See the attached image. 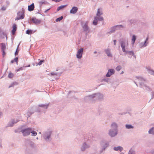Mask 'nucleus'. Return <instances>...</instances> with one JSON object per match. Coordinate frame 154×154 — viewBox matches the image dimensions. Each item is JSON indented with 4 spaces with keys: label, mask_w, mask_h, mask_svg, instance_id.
<instances>
[{
    "label": "nucleus",
    "mask_w": 154,
    "mask_h": 154,
    "mask_svg": "<svg viewBox=\"0 0 154 154\" xmlns=\"http://www.w3.org/2000/svg\"><path fill=\"white\" fill-rule=\"evenodd\" d=\"M136 78L139 81L140 87L142 88L144 90L150 91H152L151 88L146 84L147 82L146 80L141 77L136 76Z\"/></svg>",
    "instance_id": "nucleus-1"
},
{
    "label": "nucleus",
    "mask_w": 154,
    "mask_h": 154,
    "mask_svg": "<svg viewBox=\"0 0 154 154\" xmlns=\"http://www.w3.org/2000/svg\"><path fill=\"white\" fill-rule=\"evenodd\" d=\"M52 131H44L42 136L44 140L46 142H50L52 140Z\"/></svg>",
    "instance_id": "nucleus-2"
},
{
    "label": "nucleus",
    "mask_w": 154,
    "mask_h": 154,
    "mask_svg": "<svg viewBox=\"0 0 154 154\" xmlns=\"http://www.w3.org/2000/svg\"><path fill=\"white\" fill-rule=\"evenodd\" d=\"M120 43L122 49V51L123 52L125 51V47L128 45V39L124 38L120 40Z\"/></svg>",
    "instance_id": "nucleus-3"
},
{
    "label": "nucleus",
    "mask_w": 154,
    "mask_h": 154,
    "mask_svg": "<svg viewBox=\"0 0 154 154\" xmlns=\"http://www.w3.org/2000/svg\"><path fill=\"white\" fill-rule=\"evenodd\" d=\"M88 22L86 21L84 23H82L81 24L83 32L85 33L86 34L88 33L90 31V29L88 26Z\"/></svg>",
    "instance_id": "nucleus-4"
},
{
    "label": "nucleus",
    "mask_w": 154,
    "mask_h": 154,
    "mask_svg": "<svg viewBox=\"0 0 154 154\" xmlns=\"http://www.w3.org/2000/svg\"><path fill=\"white\" fill-rule=\"evenodd\" d=\"M95 94H92L85 97L84 98L85 102H93L94 98H95Z\"/></svg>",
    "instance_id": "nucleus-5"
},
{
    "label": "nucleus",
    "mask_w": 154,
    "mask_h": 154,
    "mask_svg": "<svg viewBox=\"0 0 154 154\" xmlns=\"http://www.w3.org/2000/svg\"><path fill=\"white\" fill-rule=\"evenodd\" d=\"M31 128H28L22 129L21 132L24 136H26L29 135L30 134Z\"/></svg>",
    "instance_id": "nucleus-6"
},
{
    "label": "nucleus",
    "mask_w": 154,
    "mask_h": 154,
    "mask_svg": "<svg viewBox=\"0 0 154 154\" xmlns=\"http://www.w3.org/2000/svg\"><path fill=\"white\" fill-rule=\"evenodd\" d=\"M17 16L16 17L15 20H16L20 19H22L24 18L25 15L24 12L23 11H19L17 13Z\"/></svg>",
    "instance_id": "nucleus-7"
},
{
    "label": "nucleus",
    "mask_w": 154,
    "mask_h": 154,
    "mask_svg": "<svg viewBox=\"0 0 154 154\" xmlns=\"http://www.w3.org/2000/svg\"><path fill=\"white\" fill-rule=\"evenodd\" d=\"M149 37L148 36H147L143 42H141L139 44V46L140 48H142L146 47L149 43L148 40Z\"/></svg>",
    "instance_id": "nucleus-8"
},
{
    "label": "nucleus",
    "mask_w": 154,
    "mask_h": 154,
    "mask_svg": "<svg viewBox=\"0 0 154 154\" xmlns=\"http://www.w3.org/2000/svg\"><path fill=\"white\" fill-rule=\"evenodd\" d=\"M90 147V145L88 144L86 142H84L81 147V150L82 152L84 151L86 149L89 148Z\"/></svg>",
    "instance_id": "nucleus-9"
},
{
    "label": "nucleus",
    "mask_w": 154,
    "mask_h": 154,
    "mask_svg": "<svg viewBox=\"0 0 154 154\" xmlns=\"http://www.w3.org/2000/svg\"><path fill=\"white\" fill-rule=\"evenodd\" d=\"M18 122V120L17 119H12L8 122L6 127H12Z\"/></svg>",
    "instance_id": "nucleus-10"
},
{
    "label": "nucleus",
    "mask_w": 154,
    "mask_h": 154,
    "mask_svg": "<svg viewBox=\"0 0 154 154\" xmlns=\"http://www.w3.org/2000/svg\"><path fill=\"white\" fill-rule=\"evenodd\" d=\"M118 130L110 129L109 131V134L111 137H113L118 134Z\"/></svg>",
    "instance_id": "nucleus-11"
},
{
    "label": "nucleus",
    "mask_w": 154,
    "mask_h": 154,
    "mask_svg": "<svg viewBox=\"0 0 154 154\" xmlns=\"http://www.w3.org/2000/svg\"><path fill=\"white\" fill-rule=\"evenodd\" d=\"M84 49L81 48L79 49L76 54V57L78 59H81L82 58Z\"/></svg>",
    "instance_id": "nucleus-12"
},
{
    "label": "nucleus",
    "mask_w": 154,
    "mask_h": 154,
    "mask_svg": "<svg viewBox=\"0 0 154 154\" xmlns=\"http://www.w3.org/2000/svg\"><path fill=\"white\" fill-rule=\"evenodd\" d=\"M49 103H46L45 104H39L38 106L41 107L43 109L42 112H45L46 110L48 108V106H49Z\"/></svg>",
    "instance_id": "nucleus-13"
},
{
    "label": "nucleus",
    "mask_w": 154,
    "mask_h": 154,
    "mask_svg": "<svg viewBox=\"0 0 154 154\" xmlns=\"http://www.w3.org/2000/svg\"><path fill=\"white\" fill-rule=\"evenodd\" d=\"M115 72V70L113 69H109L106 75V77H110L112 75L114 74Z\"/></svg>",
    "instance_id": "nucleus-14"
},
{
    "label": "nucleus",
    "mask_w": 154,
    "mask_h": 154,
    "mask_svg": "<svg viewBox=\"0 0 154 154\" xmlns=\"http://www.w3.org/2000/svg\"><path fill=\"white\" fill-rule=\"evenodd\" d=\"M100 145L102 148H103V150H105L106 149L109 145V143L108 142L102 141L100 143Z\"/></svg>",
    "instance_id": "nucleus-15"
},
{
    "label": "nucleus",
    "mask_w": 154,
    "mask_h": 154,
    "mask_svg": "<svg viewBox=\"0 0 154 154\" xmlns=\"http://www.w3.org/2000/svg\"><path fill=\"white\" fill-rule=\"evenodd\" d=\"M146 69L149 74L151 75L154 76V70L152 69L151 67L149 66H146Z\"/></svg>",
    "instance_id": "nucleus-16"
},
{
    "label": "nucleus",
    "mask_w": 154,
    "mask_h": 154,
    "mask_svg": "<svg viewBox=\"0 0 154 154\" xmlns=\"http://www.w3.org/2000/svg\"><path fill=\"white\" fill-rule=\"evenodd\" d=\"M128 22L129 23V24L131 25H135L137 24L138 23V21L136 19H132L129 20L128 21Z\"/></svg>",
    "instance_id": "nucleus-17"
},
{
    "label": "nucleus",
    "mask_w": 154,
    "mask_h": 154,
    "mask_svg": "<svg viewBox=\"0 0 154 154\" xmlns=\"http://www.w3.org/2000/svg\"><path fill=\"white\" fill-rule=\"evenodd\" d=\"M124 52H125V55H129V56H128V57L130 58H131L132 55H134V52L132 51H128L125 50V51Z\"/></svg>",
    "instance_id": "nucleus-18"
},
{
    "label": "nucleus",
    "mask_w": 154,
    "mask_h": 154,
    "mask_svg": "<svg viewBox=\"0 0 154 154\" xmlns=\"http://www.w3.org/2000/svg\"><path fill=\"white\" fill-rule=\"evenodd\" d=\"M31 21L35 25H38L40 23L41 20L36 19L35 17H32L31 19Z\"/></svg>",
    "instance_id": "nucleus-19"
},
{
    "label": "nucleus",
    "mask_w": 154,
    "mask_h": 154,
    "mask_svg": "<svg viewBox=\"0 0 154 154\" xmlns=\"http://www.w3.org/2000/svg\"><path fill=\"white\" fill-rule=\"evenodd\" d=\"M111 129L115 130H118L117 124L115 122H113L112 123L111 125Z\"/></svg>",
    "instance_id": "nucleus-20"
},
{
    "label": "nucleus",
    "mask_w": 154,
    "mask_h": 154,
    "mask_svg": "<svg viewBox=\"0 0 154 154\" xmlns=\"http://www.w3.org/2000/svg\"><path fill=\"white\" fill-rule=\"evenodd\" d=\"M93 94H95V97H96L98 99H102L103 97V95L100 93H94Z\"/></svg>",
    "instance_id": "nucleus-21"
},
{
    "label": "nucleus",
    "mask_w": 154,
    "mask_h": 154,
    "mask_svg": "<svg viewBox=\"0 0 154 154\" xmlns=\"http://www.w3.org/2000/svg\"><path fill=\"white\" fill-rule=\"evenodd\" d=\"M17 25L16 24L14 23L13 25L12 29L11 30V33L12 35H14L15 34L16 31L17 30Z\"/></svg>",
    "instance_id": "nucleus-22"
},
{
    "label": "nucleus",
    "mask_w": 154,
    "mask_h": 154,
    "mask_svg": "<svg viewBox=\"0 0 154 154\" xmlns=\"http://www.w3.org/2000/svg\"><path fill=\"white\" fill-rule=\"evenodd\" d=\"M6 37L7 38V36L5 33L1 29L0 30V38H4Z\"/></svg>",
    "instance_id": "nucleus-23"
},
{
    "label": "nucleus",
    "mask_w": 154,
    "mask_h": 154,
    "mask_svg": "<svg viewBox=\"0 0 154 154\" xmlns=\"http://www.w3.org/2000/svg\"><path fill=\"white\" fill-rule=\"evenodd\" d=\"M78 8L76 7H73L70 10V13L71 14H74L78 11Z\"/></svg>",
    "instance_id": "nucleus-24"
},
{
    "label": "nucleus",
    "mask_w": 154,
    "mask_h": 154,
    "mask_svg": "<svg viewBox=\"0 0 154 154\" xmlns=\"http://www.w3.org/2000/svg\"><path fill=\"white\" fill-rule=\"evenodd\" d=\"M104 51L107 56L109 57H112V55L110 52V50L109 49H105Z\"/></svg>",
    "instance_id": "nucleus-25"
},
{
    "label": "nucleus",
    "mask_w": 154,
    "mask_h": 154,
    "mask_svg": "<svg viewBox=\"0 0 154 154\" xmlns=\"http://www.w3.org/2000/svg\"><path fill=\"white\" fill-rule=\"evenodd\" d=\"M34 4L32 3L31 5L28 6V10L29 11H32L34 10Z\"/></svg>",
    "instance_id": "nucleus-26"
},
{
    "label": "nucleus",
    "mask_w": 154,
    "mask_h": 154,
    "mask_svg": "<svg viewBox=\"0 0 154 154\" xmlns=\"http://www.w3.org/2000/svg\"><path fill=\"white\" fill-rule=\"evenodd\" d=\"M123 148L122 147L119 146L117 147H114L113 148V149L115 151H118L119 150L121 152L123 150Z\"/></svg>",
    "instance_id": "nucleus-27"
},
{
    "label": "nucleus",
    "mask_w": 154,
    "mask_h": 154,
    "mask_svg": "<svg viewBox=\"0 0 154 154\" xmlns=\"http://www.w3.org/2000/svg\"><path fill=\"white\" fill-rule=\"evenodd\" d=\"M116 28L115 26H114L111 27L110 28V31L108 33H111L114 32L116 29Z\"/></svg>",
    "instance_id": "nucleus-28"
},
{
    "label": "nucleus",
    "mask_w": 154,
    "mask_h": 154,
    "mask_svg": "<svg viewBox=\"0 0 154 154\" xmlns=\"http://www.w3.org/2000/svg\"><path fill=\"white\" fill-rule=\"evenodd\" d=\"M110 79L106 78L105 77L103 79H102L101 80V82H106L108 83L110 81Z\"/></svg>",
    "instance_id": "nucleus-29"
},
{
    "label": "nucleus",
    "mask_w": 154,
    "mask_h": 154,
    "mask_svg": "<svg viewBox=\"0 0 154 154\" xmlns=\"http://www.w3.org/2000/svg\"><path fill=\"white\" fill-rule=\"evenodd\" d=\"M27 141H29V145L32 148H34L35 147V144L34 143L31 141L30 140H27Z\"/></svg>",
    "instance_id": "nucleus-30"
},
{
    "label": "nucleus",
    "mask_w": 154,
    "mask_h": 154,
    "mask_svg": "<svg viewBox=\"0 0 154 154\" xmlns=\"http://www.w3.org/2000/svg\"><path fill=\"white\" fill-rule=\"evenodd\" d=\"M67 6V5H62L58 7L57 9V11H59V10H62L64 8H65Z\"/></svg>",
    "instance_id": "nucleus-31"
},
{
    "label": "nucleus",
    "mask_w": 154,
    "mask_h": 154,
    "mask_svg": "<svg viewBox=\"0 0 154 154\" xmlns=\"http://www.w3.org/2000/svg\"><path fill=\"white\" fill-rule=\"evenodd\" d=\"M103 13L101 11V9L100 8L97 9V16H100V15L102 14Z\"/></svg>",
    "instance_id": "nucleus-32"
},
{
    "label": "nucleus",
    "mask_w": 154,
    "mask_h": 154,
    "mask_svg": "<svg viewBox=\"0 0 154 154\" xmlns=\"http://www.w3.org/2000/svg\"><path fill=\"white\" fill-rule=\"evenodd\" d=\"M136 36L135 35H133L132 36L131 39L132 44V45L134 44L135 42L136 39Z\"/></svg>",
    "instance_id": "nucleus-33"
},
{
    "label": "nucleus",
    "mask_w": 154,
    "mask_h": 154,
    "mask_svg": "<svg viewBox=\"0 0 154 154\" xmlns=\"http://www.w3.org/2000/svg\"><path fill=\"white\" fill-rule=\"evenodd\" d=\"M62 74V72H51V74L52 75H57L59 76L60 75Z\"/></svg>",
    "instance_id": "nucleus-34"
},
{
    "label": "nucleus",
    "mask_w": 154,
    "mask_h": 154,
    "mask_svg": "<svg viewBox=\"0 0 154 154\" xmlns=\"http://www.w3.org/2000/svg\"><path fill=\"white\" fill-rule=\"evenodd\" d=\"M116 29V30H120L121 28H123L125 27L122 25H115Z\"/></svg>",
    "instance_id": "nucleus-35"
},
{
    "label": "nucleus",
    "mask_w": 154,
    "mask_h": 154,
    "mask_svg": "<svg viewBox=\"0 0 154 154\" xmlns=\"http://www.w3.org/2000/svg\"><path fill=\"white\" fill-rule=\"evenodd\" d=\"M94 19L96 20H97V21H102L103 20V18L102 17L100 16H97L95 17L94 18Z\"/></svg>",
    "instance_id": "nucleus-36"
},
{
    "label": "nucleus",
    "mask_w": 154,
    "mask_h": 154,
    "mask_svg": "<svg viewBox=\"0 0 154 154\" xmlns=\"http://www.w3.org/2000/svg\"><path fill=\"white\" fill-rule=\"evenodd\" d=\"M1 49L2 51H4L6 48V45L4 43H2L1 44Z\"/></svg>",
    "instance_id": "nucleus-37"
},
{
    "label": "nucleus",
    "mask_w": 154,
    "mask_h": 154,
    "mask_svg": "<svg viewBox=\"0 0 154 154\" xmlns=\"http://www.w3.org/2000/svg\"><path fill=\"white\" fill-rule=\"evenodd\" d=\"M30 133L32 134L31 136H35L37 134V133L34 130H32L31 128Z\"/></svg>",
    "instance_id": "nucleus-38"
},
{
    "label": "nucleus",
    "mask_w": 154,
    "mask_h": 154,
    "mask_svg": "<svg viewBox=\"0 0 154 154\" xmlns=\"http://www.w3.org/2000/svg\"><path fill=\"white\" fill-rule=\"evenodd\" d=\"M128 154H135V151L132 148H131L129 151Z\"/></svg>",
    "instance_id": "nucleus-39"
},
{
    "label": "nucleus",
    "mask_w": 154,
    "mask_h": 154,
    "mask_svg": "<svg viewBox=\"0 0 154 154\" xmlns=\"http://www.w3.org/2000/svg\"><path fill=\"white\" fill-rule=\"evenodd\" d=\"M148 133L149 134L154 135V127H152L149 129L148 131Z\"/></svg>",
    "instance_id": "nucleus-40"
},
{
    "label": "nucleus",
    "mask_w": 154,
    "mask_h": 154,
    "mask_svg": "<svg viewBox=\"0 0 154 154\" xmlns=\"http://www.w3.org/2000/svg\"><path fill=\"white\" fill-rule=\"evenodd\" d=\"M125 127L127 129H130L133 128H134V126L131 125L126 124L125 125Z\"/></svg>",
    "instance_id": "nucleus-41"
},
{
    "label": "nucleus",
    "mask_w": 154,
    "mask_h": 154,
    "mask_svg": "<svg viewBox=\"0 0 154 154\" xmlns=\"http://www.w3.org/2000/svg\"><path fill=\"white\" fill-rule=\"evenodd\" d=\"M18 84L17 82H14L11 84L9 86V88H10L11 87H13L15 85H17Z\"/></svg>",
    "instance_id": "nucleus-42"
},
{
    "label": "nucleus",
    "mask_w": 154,
    "mask_h": 154,
    "mask_svg": "<svg viewBox=\"0 0 154 154\" xmlns=\"http://www.w3.org/2000/svg\"><path fill=\"white\" fill-rule=\"evenodd\" d=\"M18 57H16L13 60H12L11 61V63H13L14 62H16L17 63L18 62Z\"/></svg>",
    "instance_id": "nucleus-43"
},
{
    "label": "nucleus",
    "mask_w": 154,
    "mask_h": 154,
    "mask_svg": "<svg viewBox=\"0 0 154 154\" xmlns=\"http://www.w3.org/2000/svg\"><path fill=\"white\" fill-rule=\"evenodd\" d=\"M32 31L31 29H28L26 31V33L28 35H30L32 33Z\"/></svg>",
    "instance_id": "nucleus-44"
},
{
    "label": "nucleus",
    "mask_w": 154,
    "mask_h": 154,
    "mask_svg": "<svg viewBox=\"0 0 154 154\" xmlns=\"http://www.w3.org/2000/svg\"><path fill=\"white\" fill-rule=\"evenodd\" d=\"M63 16H61L60 17L57 18L56 20V21L57 22H60L63 19Z\"/></svg>",
    "instance_id": "nucleus-45"
},
{
    "label": "nucleus",
    "mask_w": 154,
    "mask_h": 154,
    "mask_svg": "<svg viewBox=\"0 0 154 154\" xmlns=\"http://www.w3.org/2000/svg\"><path fill=\"white\" fill-rule=\"evenodd\" d=\"M122 68V67L121 66L119 65L116 68V70L117 71H119Z\"/></svg>",
    "instance_id": "nucleus-46"
},
{
    "label": "nucleus",
    "mask_w": 154,
    "mask_h": 154,
    "mask_svg": "<svg viewBox=\"0 0 154 154\" xmlns=\"http://www.w3.org/2000/svg\"><path fill=\"white\" fill-rule=\"evenodd\" d=\"M33 112H28L26 114V115L28 118L31 115Z\"/></svg>",
    "instance_id": "nucleus-47"
},
{
    "label": "nucleus",
    "mask_w": 154,
    "mask_h": 154,
    "mask_svg": "<svg viewBox=\"0 0 154 154\" xmlns=\"http://www.w3.org/2000/svg\"><path fill=\"white\" fill-rule=\"evenodd\" d=\"M19 44L17 46V48L16 50V51L15 53V55L16 56V55H18V53L19 52V50H18V48L19 46Z\"/></svg>",
    "instance_id": "nucleus-48"
},
{
    "label": "nucleus",
    "mask_w": 154,
    "mask_h": 154,
    "mask_svg": "<svg viewBox=\"0 0 154 154\" xmlns=\"http://www.w3.org/2000/svg\"><path fill=\"white\" fill-rule=\"evenodd\" d=\"M14 75L13 74L11 73H10L8 74V77L9 78H11L14 76Z\"/></svg>",
    "instance_id": "nucleus-49"
},
{
    "label": "nucleus",
    "mask_w": 154,
    "mask_h": 154,
    "mask_svg": "<svg viewBox=\"0 0 154 154\" xmlns=\"http://www.w3.org/2000/svg\"><path fill=\"white\" fill-rule=\"evenodd\" d=\"M24 68V66H23V67H21L17 69L16 70V72H18L20 70H22L23 69V68Z\"/></svg>",
    "instance_id": "nucleus-50"
},
{
    "label": "nucleus",
    "mask_w": 154,
    "mask_h": 154,
    "mask_svg": "<svg viewBox=\"0 0 154 154\" xmlns=\"http://www.w3.org/2000/svg\"><path fill=\"white\" fill-rule=\"evenodd\" d=\"M97 20H96L94 19V20L93 22V24L94 25H96L97 24Z\"/></svg>",
    "instance_id": "nucleus-51"
},
{
    "label": "nucleus",
    "mask_w": 154,
    "mask_h": 154,
    "mask_svg": "<svg viewBox=\"0 0 154 154\" xmlns=\"http://www.w3.org/2000/svg\"><path fill=\"white\" fill-rule=\"evenodd\" d=\"M36 111L38 112H42V110L39 108H37L36 109Z\"/></svg>",
    "instance_id": "nucleus-52"
},
{
    "label": "nucleus",
    "mask_w": 154,
    "mask_h": 154,
    "mask_svg": "<svg viewBox=\"0 0 154 154\" xmlns=\"http://www.w3.org/2000/svg\"><path fill=\"white\" fill-rule=\"evenodd\" d=\"M44 60H41L39 62V63H38V65H39V66H40L41 65L42 63L44 62Z\"/></svg>",
    "instance_id": "nucleus-53"
},
{
    "label": "nucleus",
    "mask_w": 154,
    "mask_h": 154,
    "mask_svg": "<svg viewBox=\"0 0 154 154\" xmlns=\"http://www.w3.org/2000/svg\"><path fill=\"white\" fill-rule=\"evenodd\" d=\"M151 99H152L154 98V91H152L151 92Z\"/></svg>",
    "instance_id": "nucleus-54"
},
{
    "label": "nucleus",
    "mask_w": 154,
    "mask_h": 154,
    "mask_svg": "<svg viewBox=\"0 0 154 154\" xmlns=\"http://www.w3.org/2000/svg\"><path fill=\"white\" fill-rule=\"evenodd\" d=\"M6 7H5L4 6H3L1 8V10L2 11H5L6 9Z\"/></svg>",
    "instance_id": "nucleus-55"
},
{
    "label": "nucleus",
    "mask_w": 154,
    "mask_h": 154,
    "mask_svg": "<svg viewBox=\"0 0 154 154\" xmlns=\"http://www.w3.org/2000/svg\"><path fill=\"white\" fill-rule=\"evenodd\" d=\"M105 150H103V148H102L100 150V153L101 154L103 152V151Z\"/></svg>",
    "instance_id": "nucleus-56"
},
{
    "label": "nucleus",
    "mask_w": 154,
    "mask_h": 154,
    "mask_svg": "<svg viewBox=\"0 0 154 154\" xmlns=\"http://www.w3.org/2000/svg\"><path fill=\"white\" fill-rule=\"evenodd\" d=\"M114 45H116V40L115 39L113 40Z\"/></svg>",
    "instance_id": "nucleus-57"
},
{
    "label": "nucleus",
    "mask_w": 154,
    "mask_h": 154,
    "mask_svg": "<svg viewBox=\"0 0 154 154\" xmlns=\"http://www.w3.org/2000/svg\"><path fill=\"white\" fill-rule=\"evenodd\" d=\"M2 55L4 56L5 54V53L4 51H2Z\"/></svg>",
    "instance_id": "nucleus-58"
},
{
    "label": "nucleus",
    "mask_w": 154,
    "mask_h": 154,
    "mask_svg": "<svg viewBox=\"0 0 154 154\" xmlns=\"http://www.w3.org/2000/svg\"><path fill=\"white\" fill-rule=\"evenodd\" d=\"M50 9V8H49L48 9H47V10H46L45 11H44V12L45 13H46Z\"/></svg>",
    "instance_id": "nucleus-59"
},
{
    "label": "nucleus",
    "mask_w": 154,
    "mask_h": 154,
    "mask_svg": "<svg viewBox=\"0 0 154 154\" xmlns=\"http://www.w3.org/2000/svg\"><path fill=\"white\" fill-rule=\"evenodd\" d=\"M52 1H54L56 2H59V1H57V0H52Z\"/></svg>",
    "instance_id": "nucleus-60"
},
{
    "label": "nucleus",
    "mask_w": 154,
    "mask_h": 154,
    "mask_svg": "<svg viewBox=\"0 0 154 154\" xmlns=\"http://www.w3.org/2000/svg\"><path fill=\"white\" fill-rule=\"evenodd\" d=\"M151 154H154V149L151 151Z\"/></svg>",
    "instance_id": "nucleus-61"
},
{
    "label": "nucleus",
    "mask_w": 154,
    "mask_h": 154,
    "mask_svg": "<svg viewBox=\"0 0 154 154\" xmlns=\"http://www.w3.org/2000/svg\"><path fill=\"white\" fill-rule=\"evenodd\" d=\"M30 66V65H29L28 66H24V68L25 67H29Z\"/></svg>",
    "instance_id": "nucleus-62"
},
{
    "label": "nucleus",
    "mask_w": 154,
    "mask_h": 154,
    "mask_svg": "<svg viewBox=\"0 0 154 154\" xmlns=\"http://www.w3.org/2000/svg\"><path fill=\"white\" fill-rule=\"evenodd\" d=\"M2 143H1V142H0V147L2 148Z\"/></svg>",
    "instance_id": "nucleus-63"
},
{
    "label": "nucleus",
    "mask_w": 154,
    "mask_h": 154,
    "mask_svg": "<svg viewBox=\"0 0 154 154\" xmlns=\"http://www.w3.org/2000/svg\"><path fill=\"white\" fill-rule=\"evenodd\" d=\"M124 73V72L123 71H122L121 73H120L121 74H122Z\"/></svg>",
    "instance_id": "nucleus-64"
}]
</instances>
